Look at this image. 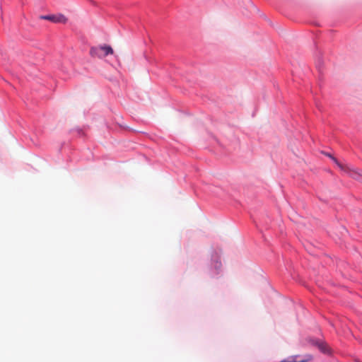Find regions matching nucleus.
<instances>
[{"instance_id":"nucleus-2","label":"nucleus","mask_w":362,"mask_h":362,"mask_svg":"<svg viewBox=\"0 0 362 362\" xmlns=\"http://www.w3.org/2000/svg\"><path fill=\"white\" fill-rule=\"evenodd\" d=\"M113 49L109 45H100L98 47H92L90 49V54L93 57L100 59L104 58L108 54H112Z\"/></svg>"},{"instance_id":"nucleus-5","label":"nucleus","mask_w":362,"mask_h":362,"mask_svg":"<svg viewBox=\"0 0 362 362\" xmlns=\"http://www.w3.org/2000/svg\"><path fill=\"white\" fill-rule=\"evenodd\" d=\"M300 357V355H293L288 358L282 359L279 362H310L313 360V356L311 355H307L305 358L298 360Z\"/></svg>"},{"instance_id":"nucleus-7","label":"nucleus","mask_w":362,"mask_h":362,"mask_svg":"<svg viewBox=\"0 0 362 362\" xmlns=\"http://www.w3.org/2000/svg\"><path fill=\"white\" fill-rule=\"evenodd\" d=\"M325 155H326L327 156L329 157L335 163H337L339 168H341V169H343V167L341 164L339 163L338 160H337L336 158H334L331 153H325Z\"/></svg>"},{"instance_id":"nucleus-8","label":"nucleus","mask_w":362,"mask_h":362,"mask_svg":"<svg viewBox=\"0 0 362 362\" xmlns=\"http://www.w3.org/2000/svg\"><path fill=\"white\" fill-rule=\"evenodd\" d=\"M350 175L352 176L354 179H358L359 177L362 176V171L361 173L354 171L353 173H350Z\"/></svg>"},{"instance_id":"nucleus-10","label":"nucleus","mask_w":362,"mask_h":362,"mask_svg":"<svg viewBox=\"0 0 362 362\" xmlns=\"http://www.w3.org/2000/svg\"><path fill=\"white\" fill-rule=\"evenodd\" d=\"M248 1H249L251 7L252 8V9L254 11L257 10V8L255 6V5L250 0H249Z\"/></svg>"},{"instance_id":"nucleus-9","label":"nucleus","mask_w":362,"mask_h":362,"mask_svg":"<svg viewBox=\"0 0 362 362\" xmlns=\"http://www.w3.org/2000/svg\"><path fill=\"white\" fill-rule=\"evenodd\" d=\"M74 132H76L77 133V134L80 136H82L84 135V133H83V129H80V128H78V129H76L74 130Z\"/></svg>"},{"instance_id":"nucleus-3","label":"nucleus","mask_w":362,"mask_h":362,"mask_svg":"<svg viewBox=\"0 0 362 362\" xmlns=\"http://www.w3.org/2000/svg\"><path fill=\"white\" fill-rule=\"evenodd\" d=\"M309 343L318 349V350L323 354L329 356L332 353V349L323 340L317 338H310L308 340Z\"/></svg>"},{"instance_id":"nucleus-1","label":"nucleus","mask_w":362,"mask_h":362,"mask_svg":"<svg viewBox=\"0 0 362 362\" xmlns=\"http://www.w3.org/2000/svg\"><path fill=\"white\" fill-rule=\"evenodd\" d=\"M222 270L221 251L214 250L211 255L210 273L212 276L218 275Z\"/></svg>"},{"instance_id":"nucleus-4","label":"nucleus","mask_w":362,"mask_h":362,"mask_svg":"<svg viewBox=\"0 0 362 362\" xmlns=\"http://www.w3.org/2000/svg\"><path fill=\"white\" fill-rule=\"evenodd\" d=\"M40 18L43 19V20L49 21L54 23H63V24H65L68 21L67 18L62 13L44 15V16H41Z\"/></svg>"},{"instance_id":"nucleus-6","label":"nucleus","mask_w":362,"mask_h":362,"mask_svg":"<svg viewBox=\"0 0 362 362\" xmlns=\"http://www.w3.org/2000/svg\"><path fill=\"white\" fill-rule=\"evenodd\" d=\"M316 68L318 69L319 71H321L323 68V60L321 57H318L316 61Z\"/></svg>"}]
</instances>
